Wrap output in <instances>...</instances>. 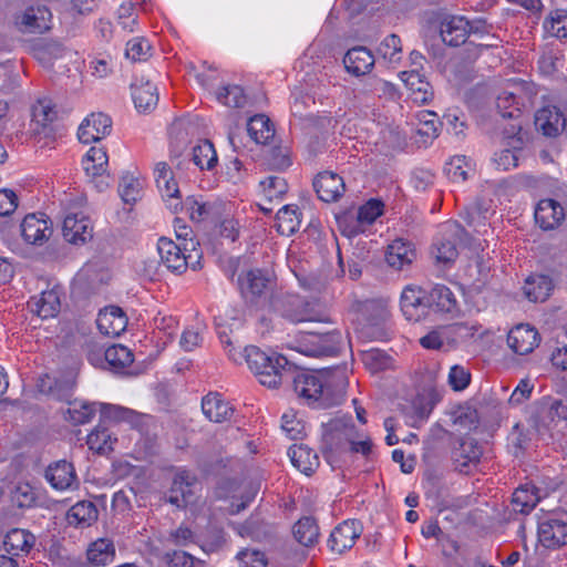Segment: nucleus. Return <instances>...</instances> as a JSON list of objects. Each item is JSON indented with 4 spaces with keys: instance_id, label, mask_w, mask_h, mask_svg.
Masks as SVG:
<instances>
[{
    "instance_id": "1",
    "label": "nucleus",
    "mask_w": 567,
    "mask_h": 567,
    "mask_svg": "<svg viewBox=\"0 0 567 567\" xmlns=\"http://www.w3.org/2000/svg\"><path fill=\"white\" fill-rule=\"evenodd\" d=\"M291 377L298 396L305 399L308 404H317L323 409L336 405L341 400V395L331 393L330 388L342 390L347 384L346 368L339 365L320 369L318 375L301 372Z\"/></svg>"
},
{
    "instance_id": "2",
    "label": "nucleus",
    "mask_w": 567,
    "mask_h": 567,
    "mask_svg": "<svg viewBox=\"0 0 567 567\" xmlns=\"http://www.w3.org/2000/svg\"><path fill=\"white\" fill-rule=\"evenodd\" d=\"M246 363L260 384L276 389L297 371V365L288 357H238L235 364Z\"/></svg>"
},
{
    "instance_id": "3",
    "label": "nucleus",
    "mask_w": 567,
    "mask_h": 567,
    "mask_svg": "<svg viewBox=\"0 0 567 567\" xmlns=\"http://www.w3.org/2000/svg\"><path fill=\"white\" fill-rule=\"evenodd\" d=\"M157 250L162 264L174 274H183L189 267L193 270L200 268V250L195 248L193 239L189 243L177 244L169 238L162 237L157 243Z\"/></svg>"
},
{
    "instance_id": "4",
    "label": "nucleus",
    "mask_w": 567,
    "mask_h": 567,
    "mask_svg": "<svg viewBox=\"0 0 567 567\" xmlns=\"http://www.w3.org/2000/svg\"><path fill=\"white\" fill-rule=\"evenodd\" d=\"M288 349L299 354H339L347 351L353 354L351 340L346 341L339 331L322 337L301 333L296 344H289Z\"/></svg>"
},
{
    "instance_id": "5",
    "label": "nucleus",
    "mask_w": 567,
    "mask_h": 567,
    "mask_svg": "<svg viewBox=\"0 0 567 567\" xmlns=\"http://www.w3.org/2000/svg\"><path fill=\"white\" fill-rule=\"evenodd\" d=\"M442 395L437 390L435 378L429 374L425 383L416 391L410 405L403 409L404 413L412 420V425L426 421L435 405L441 401Z\"/></svg>"
},
{
    "instance_id": "6",
    "label": "nucleus",
    "mask_w": 567,
    "mask_h": 567,
    "mask_svg": "<svg viewBox=\"0 0 567 567\" xmlns=\"http://www.w3.org/2000/svg\"><path fill=\"white\" fill-rule=\"evenodd\" d=\"M389 317L388 310L374 301L362 306L355 333L362 340H378L384 337V323Z\"/></svg>"
},
{
    "instance_id": "7",
    "label": "nucleus",
    "mask_w": 567,
    "mask_h": 567,
    "mask_svg": "<svg viewBox=\"0 0 567 567\" xmlns=\"http://www.w3.org/2000/svg\"><path fill=\"white\" fill-rule=\"evenodd\" d=\"M458 233L456 224H445L431 247V255L436 264L451 266L458 256Z\"/></svg>"
},
{
    "instance_id": "8",
    "label": "nucleus",
    "mask_w": 567,
    "mask_h": 567,
    "mask_svg": "<svg viewBox=\"0 0 567 567\" xmlns=\"http://www.w3.org/2000/svg\"><path fill=\"white\" fill-rule=\"evenodd\" d=\"M540 544L549 549H557L567 544V513H554L538 524Z\"/></svg>"
},
{
    "instance_id": "9",
    "label": "nucleus",
    "mask_w": 567,
    "mask_h": 567,
    "mask_svg": "<svg viewBox=\"0 0 567 567\" xmlns=\"http://www.w3.org/2000/svg\"><path fill=\"white\" fill-rule=\"evenodd\" d=\"M90 363L115 374L136 377L147 370L152 359L136 360V357H89Z\"/></svg>"
},
{
    "instance_id": "10",
    "label": "nucleus",
    "mask_w": 567,
    "mask_h": 567,
    "mask_svg": "<svg viewBox=\"0 0 567 567\" xmlns=\"http://www.w3.org/2000/svg\"><path fill=\"white\" fill-rule=\"evenodd\" d=\"M400 306L409 321L419 322L431 313L426 290L419 286L409 285L403 289Z\"/></svg>"
},
{
    "instance_id": "11",
    "label": "nucleus",
    "mask_w": 567,
    "mask_h": 567,
    "mask_svg": "<svg viewBox=\"0 0 567 567\" xmlns=\"http://www.w3.org/2000/svg\"><path fill=\"white\" fill-rule=\"evenodd\" d=\"M358 433L353 423L344 420H333L328 424L323 435L327 449L334 454L347 453Z\"/></svg>"
},
{
    "instance_id": "12",
    "label": "nucleus",
    "mask_w": 567,
    "mask_h": 567,
    "mask_svg": "<svg viewBox=\"0 0 567 567\" xmlns=\"http://www.w3.org/2000/svg\"><path fill=\"white\" fill-rule=\"evenodd\" d=\"M154 175L157 188L167 207L174 214L183 210L181 190L171 167L165 162H159L155 165Z\"/></svg>"
},
{
    "instance_id": "13",
    "label": "nucleus",
    "mask_w": 567,
    "mask_h": 567,
    "mask_svg": "<svg viewBox=\"0 0 567 567\" xmlns=\"http://www.w3.org/2000/svg\"><path fill=\"white\" fill-rule=\"evenodd\" d=\"M20 227L23 240L33 246H42L53 234L52 223L43 213L27 215Z\"/></svg>"
},
{
    "instance_id": "14",
    "label": "nucleus",
    "mask_w": 567,
    "mask_h": 567,
    "mask_svg": "<svg viewBox=\"0 0 567 567\" xmlns=\"http://www.w3.org/2000/svg\"><path fill=\"white\" fill-rule=\"evenodd\" d=\"M14 23L23 33H44L51 29L52 13L45 6H31L16 16Z\"/></svg>"
},
{
    "instance_id": "15",
    "label": "nucleus",
    "mask_w": 567,
    "mask_h": 567,
    "mask_svg": "<svg viewBox=\"0 0 567 567\" xmlns=\"http://www.w3.org/2000/svg\"><path fill=\"white\" fill-rule=\"evenodd\" d=\"M362 533L359 520L347 519L333 528L328 539V546L336 554H343L355 544Z\"/></svg>"
},
{
    "instance_id": "16",
    "label": "nucleus",
    "mask_w": 567,
    "mask_h": 567,
    "mask_svg": "<svg viewBox=\"0 0 567 567\" xmlns=\"http://www.w3.org/2000/svg\"><path fill=\"white\" fill-rule=\"evenodd\" d=\"M76 377L78 369L70 367L59 378H51L49 374L40 377L37 386L41 393L52 394L59 400H66L75 384Z\"/></svg>"
},
{
    "instance_id": "17",
    "label": "nucleus",
    "mask_w": 567,
    "mask_h": 567,
    "mask_svg": "<svg viewBox=\"0 0 567 567\" xmlns=\"http://www.w3.org/2000/svg\"><path fill=\"white\" fill-rule=\"evenodd\" d=\"M62 233L68 243L83 245L93 237L92 221L82 213L68 214L63 220Z\"/></svg>"
},
{
    "instance_id": "18",
    "label": "nucleus",
    "mask_w": 567,
    "mask_h": 567,
    "mask_svg": "<svg viewBox=\"0 0 567 567\" xmlns=\"http://www.w3.org/2000/svg\"><path fill=\"white\" fill-rule=\"evenodd\" d=\"M539 342L538 331L529 324H517L507 334V344L515 354H530Z\"/></svg>"
},
{
    "instance_id": "19",
    "label": "nucleus",
    "mask_w": 567,
    "mask_h": 567,
    "mask_svg": "<svg viewBox=\"0 0 567 567\" xmlns=\"http://www.w3.org/2000/svg\"><path fill=\"white\" fill-rule=\"evenodd\" d=\"M112 128V120L104 113H92L80 125L78 137L81 143L90 144L109 135Z\"/></svg>"
},
{
    "instance_id": "20",
    "label": "nucleus",
    "mask_w": 567,
    "mask_h": 567,
    "mask_svg": "<svg viewBox=\"0 0 567 567\" xmlns=\"http://www.w3.org/2000/svg\"><path fill=\"white\" fill-rule=\"evenodd\" d=\"M471 31V23L464 17L450 16L441 21L440 33L447 45L458 47L465 43Z\"/></svg>"
},
{
    "instance_id": "21",
    "label": "nucleus",
    "mask_w": 567,
    "mask_h": 567,
    "mask_svg": "<svg viewBox=\"0 0 567 567\" xmlns=\"http://www.w3.org/2000/svg\"><path fill=\"white\" fill-rule=\"evenodd\" d=\"M96 324L102 334L118 337L127 327V317L122 308L109 306L100 310Z\"/></svg>"
},
{
    "instance_id": "22",
    "label": "nucleus",
    "mask_w": 567,
    "mask_h": 567,
    "mask_svg": "<svg viewBox=\"0 0 567 567\" xmlns=\"http://www.w3.org/2000/svg\"><path fill=\"white\" fill-rule=\"evenodd\" d=\"M44 476L50 485L59 491L69 489L78 485L74 466L65 460L51 463L47 467Z\"/></svg>"
},
{
    "instance_id": "23",
    "label": "nucleus",
    "mask_w": 567,
    "mask_h": 567,
    "mask_svg": "<svg viewBox=\"0 0 567 567\" xmlns=\"http://www.w3.org/2000/svg\"><path fill=\"white\" fill-rule=\"evenodd\" d=\"M483 455V447L473 437L461 439L458 446L452 452V460L455 468L460 472H467V470L480 462Z\"/></svg>"
},
{
    "instance_id": "24",
    "label": "nucleus",
    "mask_w": 567,
    "mask_h": 567,
    "mask_svg": "<svg viewBox=\"0 0 567 567\" xmlns=\"http://www.w3.org/2000/svg\"><path fill=\"white\" fill-rule=\"evenodd\" d=\"M318 197L326 203L337 202L344 193L342 177L332 172H322L313 181Z\"/></svg>"
},
{
    "instance_id": "25",
    "label": "nucleus",
    "mask_w": 567,
    "mask_h": 567,
    "mask_svg": "<svg viewBox=\"0 0 567 567\" xmlns=\"http://www.w3.org/2000/svg\"><path fill=\"white\" fill-rule=\"evenodd\" d=\"M565 117L556 106H544L535 114V127L545 136H557L565 128Z\"/></svg>"
},
{
    "instance_id": "26",
    "label": "nucleus",
    "mask_w": 567,
    "mask_h": 567,
    "mask_svg": "<svg viewBox=\"0 0 567 567\" xmlns=\"http://www.w3.org/2000/svg\"><path fill=\"white\" fill-rule=\"evenodd\" d=\"M431 312L454 315L458 311V302L453 291L444 285H435L426 291Z\"/></svg>"
},
{
    "instance_id": "27",
    "label": "nucleus",
    "mask_w": 567,
    "mask_h": 567,
    "mask_svg": "<svg viewBox=\"0 0 567 567\" xmlns=\"http://www.w3.org/2000/svg\"><path fill=\"white\" fill-rule=\"evenodd\" d=\"M564 218V208L551 198L542 199L536 206L535 221L545 230L554 229Z\"/></svg>"
},
{
    "instance_id": "28",
    "label": "nucleus",
    "mask_w": 567,
    "mask_h": 567,
    "mask_svg": "<svg viewBox=\"0 0 567 567\" xmlns=\"http://www.w3.org/2000/svg\"><path fill=\"white\" fill-rule=\"evenodd\" d=\"M401 79L414 102L425 104L433 99L432 85L419 71H404L401 73Z\"/></svg>"
},
{
    "instance_id": "29",
    "label": "nucleus",
    "mask_w": 567,
    "mask_h": 567,
    "mask_svg": "<svg viewBox=\"0 0 567 567\" xmlns=\"http://www.w3.org/2000/svg\"><path fill=\"white\" fill-rule=\"evenodd\" d=\"M374 56L370 50L364 47H354L346 53L343 64L348 73L354 76H361L371 71L374 65Z\"/></svg>"
},
{
    "instance_id": "30",
    "label": "nucleus",
    "mask_w": 567,
    "mask_h": 567,
    "mask_svg": "<svg viewBox=\"0 0 567 567\" xmlns=\"http://www.w3.org/2000/svg\"><path fill=\"white\" fill-rule=\"evenodd\" d=\"M202 410L205 416L216 423L230 420L234 408L221 399L219 393H208L202 400Z\"/></svg>"
},
{
    "instance_id": "31",
    "label": "nucleus",
    "mask_w": 567,
    "mask_h": 567,
    "mask_svg": "<svg viewBox=\"0 0 567 567\" xmlns=\"http://www.w3.org/2000/svg\"><path fill=\"white\" fill-rule=\"evenodd\" d=\"M99 518V511L91 501L75 503L66 513V522L70 526L85 528L93 525Z\"/></svg>"
},
{
    "instance_id": "32",
    "label": "nucleus",
    "mask_w": 567,
    "mask_h": 567,
    "mask_svg": "<svg viewBox=\"0 0 567 567\" xmlns=\"http://www.w3.org/2000/svg\"><path fill=\"white\" fill-rule=\"evenodd\" d=\"M132 99L140 112L154 110L158 103L157 87L150 81L135 82L131 86Z\"/></svg>"
},
{
    "instance_id": "33",
    "label": "nucleus",
    "mask_w": 567,
    "mask_h": 567,
    "mask_svg": "<svg viewBox=\"0 0 567 567\" xmlns=\"http://www.w3.org/2000/svg\"><path fill=\"white\" fill-rule=\"evenodd\" d=\"M415 258V250L412 245L403 239H395L388 246L385 260L390 267L402 270L412 264Z\"/></svg>"
},
{
    "instance_id": "34",
    "label": "nucleus",
    "mask_w": 567,
    "mask_h": 567,
    "mask_svg": "<svg viewBox=\"0 0 567 567\" xmlns=\"http://www.w3.org/2000/svg\"><path fill=\"white\" fill-rule=\"evenodd\" d=\"M115 546L110 538H99L86 549L87 561L94 566H106L115 558Z\"/></svg>"
},
{
    "instance_id": "35",
    "label": "nucleus",
    "mask_w": 567,
    "mask_h": 567,
    "mask_svg": "<svg viewBox=\"0 0 567 567\" xmlns=\"http://www.w3.org/2000/svg\"><path fill=\"white\" fill-rule=\"evenodd\" d=\"M35 537L30 532L20 528H13L6 535L3 546L7 553L19 556L21 553L28 554L34 546Z\"/></svg>"
},
{
    "instance_id": "36",
    "label": "nucleus",
    "mask_w": 567,
    "mask_h": 567,
    "mask_svg": "<svg viewBox=\"0 0 567 567\" xmlns=\"http://www.w3.org/2000/svg\"><path fill=\"white\" fill-rule=\"evenodd\" d=\"M553 281L545 275H533L525 280L524 293L533 302L547 300L553 290Z\"/></svg>"
},
{
    "instance_id": "37",
    "label": "nucleus",
    "mask_w": 567,
    "mask_h": 567,
    "mask_svg": "<svg viewBox=\"0 0 567 567\" xmlns=\"http://www.w3.org/2000/svg\"><path fill=\"white\" fill-rule=\"evenodd\" d=\"M292 464L306 475L312 474L319 466L317 453L307 445H293L288 452Z\"/></svg>"
},
{
    "instance_id": "38",
    "label": "nucleus",
    "mask_w": 567,
    "mask_h": 567,
    "mask_svg": "<svg viewBox=\"0 0 567 567\" xmlns=\"http://www.w3.org/2000/svg\"><path fill=\"white\" fill-rule=\"evenodd\" d=\"M60 297L54 289L43 291L39 297H33L29 302L32 311L41 318H52L60 311Z\"/></svg>"
},
{
    "instance_id": "39",
    "label": "nucleus",
    "mask_w": 567,
    "mask_h": 567,
    "mask_svg": "<svg viewBox=\"0 0 567 567\" xmlns=\"http://www.w3.org/2000/svg\"><path fill=\"white\" fill-rule=\"evenodd\" d=\"M249 136L258 144H267L275 136V127L265 114H257L247 124Z\"/></svg>"
},
{
    "instance_id": "40",
    "label": "nucleus",
    "mask_w": 567,
    "mask_h": 567,
    "mask_svg": "<svg viewBox=\"0 0 567 567\" xmlns=\"http://www.w3.org/2000/svg\"><path fill=\"white\" fill-rule=\"evenodd\" d=\"M295 539L306 546H313L319 538V526L313 517L305 516L301 517L292 528Z\"/></svg>"
},
{
    "instance_id": "41",
    "label": "nucleus",
    "mask_w": 567,
    "mask_h": 567,
    "mask_svg": "<svg viewBox=\"0 0 567 567\" xmlns=\"http://www.w3.org/2000/svg\"><path fill=\"white\" fill-rule=\"evenodd\" d=\"M117 442V439L113 436V433L102 423H100L86 439V444L90 450L95 451L99 454H106L113 451V445Z\"/></svg>"
},
{
    "instance_id": "42",
    "label": "nucleus",
    "mask_w": 567,
    "mask_h": 567,
    "mask_svg": "<svg viewBox=\"0 0 567 567\" xmlns=\"http://www.w3.org/2000/svg\"><path fill=\"white\" fill-rule=\"evenodd\" d=\"M100 413L103 421L110 422H127L133 426H137L142 416L127 408H123L120 405H113L109 403L100 404Z\"/></svg>"
},
{
    "instance_id": "43",
    "label": "nucleus",
    "mask_w": 567,
    "mask_h": 567,
    "mask_svg": "<svg viewBox=\"0 0 567 567\" xmlns=\"http://www.w3.org/2000/svg\"><path fill=\"white\" fill-rule=\"evenodd\" d=\"M300 213L297 206L286 205L281 207L276 216L277 230L284 236L293 235L300 227Z\"/></svg>"
},
{
    "instance_id": "44",
    "label": "nucleus",
    "mask_w": 567,
    "mask_h": 567,
    "mask_svg": "<svg viewBox=\"0 0 567 567\" xmlns=\"http://www.w3.org/2000/svg\"><path fill=\"white\" fill-rule=\"evenodd\" d=\"M268 279L264 276L261 270H249L245 277H239L238 285L243 296L257 297L260 296L266 289Z\"/></svg>"
},
{
    "instance_id": "45",
    "label": "nucleus",
    "mask_w": 567,
    "mask_h": 567,
    "mask_svg": "<svg viewBox=\"0 0 567 567\" xmlns=\"http://www.w3.org/2000/svg\"><path fill=\"white\" fill-rule=\"evenodd\" d=\"M192 161L200 169H212L217 164V154L214 144L204 140L193 147Z\"/></svg>"
},
{
    "instance_id": "46",
    "label": "nucleus",
    "mask_w": 567,
    "mask_h": 567,
    "mask_svg": "<svg viewBox=\"0 0 567 567\" xmlns=\"http://www.w3.org/2000/svg\"><path fill=\"white\" fill-rule=\"evenodd\" d=\"M107 154L104 148L91 147L82 161L83 168L89 176H101L107 166Z\"/></svg>"
},
{
    "instance_id": "47",
    "label": "nucleus",
    "mask_w": 567,
    "mask_h": 567,
    "mask_svg": "<svg viewBox=\"0 0 567 567\" xmlns=\"http://www.w3.org/2000/svg\"><path fill=\"white\" fill-rule=\"evenodd\" d=\"M95 403L74 400L69 402V408L64 417L73 425H81L89 423L95 415Z\"/></svg>"
},
{
    "instance_id": "48",
    "label": "nucleus",
    "mask_w": 567,
    "mask_h": 567,
    "mask_svg": "<svg viewBox=\"0 0 567 567\" xmlns=\"http://www.w3.org/2000/svg\"><path fill=\"white\" fill-rule=\"evenodd\" d=\"M183 209H186L189 218L195 223L209 219L215 215L216 207L208 203L197 199L194 196L186 197L183 202Z\"/></svg>"
},
{
    "instance_id": "49",
    "label": "nucleus",
    "mask_w": 567,
    "mask_h": 567,
    "mask_svg": "<svg viewBox=\"0 0 567 567\" xmlns=\"http://www.w3.org/2000/svg\"><path fill=\"white\" fill-rule=\"evenodd\" d=\"M537 492L538 489L535 487L530 489L527 487L517 488L513 493L512 499L514 511L520 514H528L532 512L540 499Z\"/></svg>"
},
{
    "instance_id": "50",
    "label": "nucleus",
    "mask_w": 567,
    "mask_h": 567,
    "mask_svg": "<svg viewBox=\"0 0 567 567\" xmlns=\"http://www.w3.org/2000/svg\"><path fill=\"white\" fill-rule=\"evenodd\" d=\"M544 29L550 37L567 39V10L557 9L549 13L544 21Z\"/></svg>"
},
{
    "instance_id": "51",
    "label": "nucleus",
    "mask_w": 567,
    "mask_h": 567,
    "mask_svg": "<svg viewBox=\"0 0 567 567\" xmlns=\"http://www.w3.org/2000/svg\"><path fill=\"white\" fill-rule=\"evenodd\" d=\"M379 54L391 65H396L402 60V42L399 35L390 34L384 38L378 48Z\"/></svg>"
},
{
    "instance_id": "52",
    "label": "nucleus",
    "mask_w": 567,
    "mask_h": 567,
    "mask_svg": "<svg viewBox=\"0 0 567 567\" xmlns=\"http://www.w3.org/2000/svg\"><path fill=\"white\" fill-rule=\"evenodd\" d=\"M216 97L219 103L234 109L244 107L247 102L244 89L235 84L220 87Z\"/></svg>"
},
{
    "instance_id": "53",
    "label": "nucleus",
    "mask_w": 567,
    "mask_h": 567,
    "mask_svg": "<svg viewBox=\"0 0 567 567\" xmlns=\"http://www.w3.org/2000/svg\"><path fill=\"white\" fill-rule=\"evenodd\" d=\"M259 185L265 199L269 203L282 199L288 190L286 179L279 176H269Z\"/></svg>"
},
{
    "instance_id": "54",
    "label": "nucleus",
    "mask_w": 567,
    "mask_h": 567,
    "mask_svg": "<svg viewBox=\"0 0 567 567\" xmlns=\"http://www.w3.org/2000/svg\"><path fill=\"white\" fill-rule=\"evenodd\" d=\"M118 194L125 204H134L142 197V183L126 174L118 184Z\"/></svg>"
},
{
    "instance_id": "55",
    "label": "nucleus",
    "mask_w": 567,
    "mask_h": 567,
    "mask_svg": "<svg viewBox=\"0 0 567 567\" xmlns=\"http://www.w3.org/2000/svg\"><path fill=\"white\" fill-rule=\"evenodd\" d=\"M496 105L501 115L505 118H517L522 114L520 103L514 92H502L497 96Z\"/></svg>"
},
{
    "instance_id": "56",
    "label": "nucleus",
    "mask_w": 567,
    "mask_h": 567,
    "mask_svg": "<svg viewBox=\"0 0 567 567\" xmlns=\"http://www.w3.org/2000/svg\"><path fill=\"white\" fill-rule=\"evenodd\" d=\"M12 501L20 508H30L37 504L38 493L29 483H18L12 491Z\"/></svg>"
},
{
    "instance_id": "57",
    "label": "nucleus",
    "mask_w": 567,
    "mask_h": 567,
    "mask_svg": "<svg viewBox=\"0 0 567 567\" xmlns=\"http://www.w3.org/2000/svg\"><path fill=\"white\" fill-rule=\"evenodd\" d=\"M152 45L148 40L137 37L126 43L125 54L132 61H146L151 56Z\"/></svg>"
},
{
    "instance_id": "58",
    "label": "nucleus",
    "mask_w": 567,
    "mask_h": 567,
    "mask_svg": "<svg viewBox=\"0 0 567 567\" xmlns=\"http://www.w3.org/2000/svg\"><path fill=\"white\" fill-rule=\"evenodd\" d=\"M89 68L93 76L104 79L113 73L115 61L110 54L99 53L90 61Z\"/></svg>"
},
{
    "instance_id": "59",
    "label": "nucleus",
    "mask_w": 567,
    "mask_h": 567,
    "mask_svg": "<svg viewBox=\"0 0 567 567\" xmlns=\"http://www.w3.org/2000/svg\"><path fill=\"white\" fill-rule=\"evenodd\" d=\"M395 91L394 85L385 80L379 78H369L364 83V89L358 91L354 95L355 99H360L361 95H365L367 93H371L372 95L382 96V95H393Z\"/></svg>"
},
{
    "instance_id": "60",
    "label": "nucleus",
    "mask_w": 567,
    "mask_h": 567,
    "mask_svg": "<svg viewBox=\"0 0 567 567\" xmlns=\"http://www.w3.org/2000/svg\"><path fill=\"white\" fill-rule=\"evenodd\" d=\"M383 203L379 199H370L358 209L357 220L360 225H370L383 214Z\"/></svg>"
},
{
    "instance_id": "61",
    "label": "nucleus",
    "mask_w": 567,
    "mask_h": 567,
    "mask_svg": "<svg viewBox=\"0 0 567 567\" xmlns=\"http://www.w3.org/2000/svg\"><path fill=\"white\" fill-rule=\"evenodd\" d=\"M56 116V112L51 106L50 101L39 100L32 106V122L37 125L45 127L49 123H52Z\"/></svg>"
},
{
    "instance_id": "62",
    "label": "nucleus",
    "mask_w": 567,
    "mask_h": 567,
    "mask_svg": "<svg viewBox=\"0 0 567 567\" xmlns=\"http://www.w3.org/2000/svg\"><path fill=\"white\" fill-rule=\"evenodd\" d=\"M445 174L454 182H465L467 179L468 164L465 156H454L445 165Z\"/></svg>"
},
{
    "instance_id": "63",
    "label": "nucleus",
    "mask_w": 567,
    "mask_h": 567,
    "mask_svg": "<svg viewBox=\"0 0 567 567\" xmlns=\"http://www.w3.org/2000/svg\"><path fill=\"white\" fill-rule=\"evenodd\" d=\"M225 543V532L221 528L212 526L207 529L200 546L206 553H215L221 549Z\"/></svg>"
},
{
    "instance_id": "64",
    "label": "nucleus",
    "mask_w": 567,
    "mask_h": 567,
    "mask_svg": "<svg viewBox=\"0 0 567 567\" xmlns=\"http://www.w3.org/2000/svg\"><path fill=\"white\" fill-rule=\"evenodd\" d=\"M470 369L462 365H453L449 373V384L454 391H463L470 385Z\"/></svg>"
}]
</instances>
